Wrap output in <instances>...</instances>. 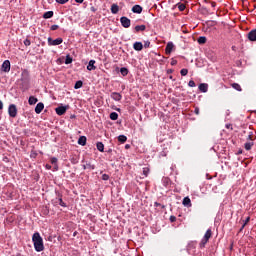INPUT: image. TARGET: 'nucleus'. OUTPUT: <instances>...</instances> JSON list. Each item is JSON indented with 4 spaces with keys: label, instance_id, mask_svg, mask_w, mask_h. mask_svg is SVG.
<instances>
[{
    "label": "nucleus",
    "instance_id": "nucleus-1",
    "mask_svg": "<svg viewBox=\"0 0 256 256\" xmlns=\"http://www.w3.org/2000/svg\"><path fill=\"white\" fill-rule=\"evenodd\" d=\"M32 242L37 252L44 251L45 246H44L43 238L41 237L40 233L36 232L33 234Z\"/></svg>",
    "mask_w": 256,
    "mask_h": 256
},
{
    "label": "nucleus",
    "instance_id": "nucleus-2",
    "mask_svg": "<svg viewBox=\"0 0 256 256\" xmlns=\"http://www.w3.org/2000/svg\"><path fill=\"white\" fill-rule=\"evenodd\" d=\"M213 236V232L211 229H208L205 234L204 237L202 239V241L200 242L199 246L201 249L205 248V246L207 245V243L209 242L210 238Z\"/></svg>",
    "mask_w": 256,
    "mask_h": 256
},
{
    "label": "nucleus",
    "instance_id": "nucleus-3",
    "mask_svg": "<svg viewBox=\"0 0 256 256\" xmlns=\"http://www.w3.org/2000/svg\"><path fill=\"white\" fill-rule=\"evenodd\" d=\"M8 113H9V116H10L11 118H16V117H17V113H18V110H17L16 105L11 104V105L8 107Z\"/></svg>",
    "mask_w": 256,
    "mask_h": 256
},
{
    "label": "nucleus",
    "instance_id": "nucleus-4",
    "mask_svg": "<svg viewBox=\"0 0 256 256\" xmlns=\"http://www.w3.org/2000/svg\"><path fill=\"white\" fill-rule=\"evenodd\" d=\"M1 70L5 73H9L11 71V62L9 60H6L1 65Z\"/></svg>",
    "mask_w": 256,
    "mask_h": 256
},
{
    "label": "nucleus",
    "instance_id": "nucleus-5",
    "mask_svg": "<svg viewBox=\"0 0 256 256\" xmlns=\"http://www.w3.org/2000/svg\"><path fill=\"white\" fill-rule=\"evenodd\" d=\"M121 21V24H122V27L125 28V29H128L131 27V20L127 17H122L120 19Z\"/></svg>",
    "mask_w": 256,
    "mask_h": 256
},
{
    "label": "nucleus",
    "instance_id": "nucleus-6",
    "mask_svg": "<svg viewBox=\"0 0 256 256\" xmlns=\"http://www.w3.org/2000/svg\"><path fill=\"white\" fill-rule=\"evenodd\" d=\"M47 41H48V45H50V46L61 45V43H63V39L62 38H58L56 40H52V38L49 37L47 39Z\"/></svg>",
    "mask_w": 256,
    "mask_h": 256
},
{
    "label": "nucleus",
    "instance_id": "nucleus-7",
    "mask_svg": "<svg viewBox=\"0 0 256 256\" xmlns=\"http://www.w3.org/2000/svg\"><path fill=\"white\" fill-rule=\"evenodd\" d=\"M68 108H69V106H59L55 109V111H56L57 115L63 116L66 114Z\"/></svg>",
    "mask_w": 256,
    "mask_h": 256
},
{
    "label": "nucleus",
    "instance_id": "nucleus-8",
    "mask_svg": "<svg viewBox=\"0 0 256 256\" xmlns=\"http://www.w3.org/2000/svg\"><path fill=\"white\" fill-rule=\"evenodd\" d=\"M173 48H175V45L173 44V42L167 43L165 47V54L170 55L173 52Z\"/></svg>",
    "mask_w": 256,
    "mask_h": 256
},
{
    "label": "nucleus",
    "instance_id": "nucleus-9",
    "mask_svg": "<svg viewBox=\"0 0 256 256\" xmlns=\"http://www.w3.org/2000/svg\"><path fill=\"white\" fill-rule=\"evenodd\" d=\"M247 38L250 41H256V29H252L251 31L248 32Z\"/></svg>",
    "mask_w": 256,
    "mask_h": 256
},
{
    "label": "nucleus",
    "instance_id": "nucleus-10",
    "mask_svg": "<svg viewBox=\"0 0 256 256\" xmlns=\"http://www.w3.org/2000/svg\"><path fill=\"white\" fill-rule=\"evenodd\" d=\"M182 205H184V207L191 208L192 201H191L190 197H184V200H182Z\"/></svg>",
    "mask_w": 256,
    "mask_h": 256
},
{
    "label": "nucleus",
    "instance_id": "nucleus-11",
    "mask_svg": "<svg viewBox=\"0 0 256 256\" xmlns=\"http://www.w3.org/2000/svg\"><path fill=\"white\" fill-rule=\"evenodd\" d=\"M45 108L44 103L40 102L37 104L36 108H35V112L36 114H41L43 112V109Z\"/></svg>",
    "mask_w": 256,
    "mask_h": 256
},
{
    "label": "nucleus",
    "instance_id": "nucleus-12",
    "mask_svg": "<svg viewBox=\"0 0 256 256\" xmlns=\"http://www.w3.org/2000/svg\"><path fill=\"white\" fill-rule=\"evenodd\" d=\"M96 63L95 60H90L88 65H87V70L88 71H95L96 70V66L94 65Z\"/></svg>",
    "mask_w": 256,
    "mask_h": 256
},
{
    "label": "nucleus",
    "instance_id": "nucleus-13",
    "mask_svg": "<svg viewBox=\"0 0 256 256\" xmlns=\"http://www.w3.org/2000/svg\"><path fill=\"white\" fill-rule=\"evenodd\" d=\"M111 98L113 99V100H115V101H121V99H122V95L120 94V93H118V92H112L111 93Z\"/></svg>",
    "mask_w": 256,
    "mask_h": 256
},
{
    "label": "nucleus",
    "instance_id": "nucleus-14",
    "mask_svg": "<svg viewBox=\"0 0 256 256\" xmlns=\"http://www.w3.org/2000/svg\"><path fill=\"white\" fill-rule=\"evenodd\" d=\"M142 11H143V8H142V6H140V5H134V6L132 7V12H133V13L141 14Z\"/></svg>",
    "mask_w": 256,
    "mask_h": 256
},
{
    "label": "nucleus",
    "instance_id": "nucleus-15",
    "mask_svg": "<svg viewBox=\"0 0 256 256\" xmlns=\"http://www.w3.org/2000/svg\"><path fill=\"white\" fill-rule=\"evenodd\" d=\"M133 48H134L135 51L140 52V51L143 50V44L141 42H135L133 44Z\"/></svg>",
    "mask_w": 256,
    "mask_h": 256
},
{
    "label": "nucleus",
    "instance_id": "nucleus-16",
    "mask_svg": "<svg viewBox=\"0 0 256 256\" xmlns=\"http://www.w3.org/2000/svg\"><path fill=\"white\" fill-rule=\"evenodd\" d=\"M199 90L202 92V93H207L208 92V84L206 83H202L199 85Z\"/></svg>",
    "mask_w": 256,
    "mask_h": 256
},
{
    "label": "nucleus",
    "instance_id": "nucleus-17",
    "mask_svg": "<svg viewBox=\"0 0 256 256\" xmlns=\"http://www.w3.org/2000/svg\"><path fill=\"white\" fill-rule=\"evenodd\" d=\"M83 170L89 169V170H94L95 165L91 164V162H86L85 165H82Z\"/></svg>",
    "mask_w": 256,
    "mask_h": 256
},
{
    "label": "nucleus",
    "instance_id": "nucleus-18",
    "mask_svg": "<svg viewBox=\"0 0 256 256\" xmlns=\"http://www.w3.org/2000/svg\"><path fill=\"white\" fill-rule=\"evenodd\" d=\"M78 144L85 146L87 144V137L86 136H80L79 140H78Z\"/></svg>",
    "mask_w": 256,
    "mask_h": 256
},
{
    "label": "nucleus",
    "instance_id": "nucleus-19",
    "mask_svg": "<svg viewBox=\"0 0 256 256\" xmlns=\"http://www.w3.org/2000/svg\"><path fill=\"white\" fill-rule=\"evenodd\" d=\"M119 12V6L117 4H112L111 5V13L112 14H117Z\"/></svg>",
    "mask_w": 256,
    "mask_h": 256
},
{
    "label": "nucleus",
    "instance_id": "nucleus-20",
    "mask_svg": "<svg viewBox=\"0 0 256 256\" xmlns=\"http://www.w3.org/2000/svg\"><path fill=\"white\" fill-rule=\"evenodd\" d=\"M38 102V98H35V96H30L28 99L29 105H35Z\"/></svg>",
    "mask_w": 256,
    "mask_h": 256
},
{
    "label": "nucleus",
    "instance_id": "nucleus-21",
    "mask_svg": "<svg viewBox=\"0 0 256 256\" xmlns=\"http://www.w3.org/2000/svg\"><path fill=\"white\" fill-rule=\"evenodd\" d=\"M53 15H54V12H52V10H50L49 12H44L43 18L50 19L53 17Z\"/></svg>",
    "mask_w": 256,
    "mask_h": 256
},
{
    "label": "nucleus",
    "instance_id": "nucleus-22",
    "mask_svg": "<svg viewBox=\"0 0 256 256\" xmlns=\"http://www.w3.org/2000/svg\"><path fill=\"white\" fill-rule=\"evenodd\" d=\"M120 72H121V74H122L123 77H126V76L129 74V69L126 68V67H122V68L120 69Z\"/></svg>",
    "mask_w": 256,
    "mask_h": 256
},
{
    "label": "nucleus",
    "instance_id": "nucleus-23",
    "mask_svg": "<svg viewBox=\"0 0 256 256\" xmlns=\"http://www.w3.org/2000/svg\"><path fill=\"white\" fill-rule=\"evenodd\" d=\"M127 136L126 135H119L118 136V141L122 144H124L125 142H127Z\"/></svg>",
    "mask_w": 256,
    "mask_h": 256
},
{
    "label": "nucleus",
    "instance_id": "nucleus-24",
    "mask_svg": "<svg viewBox=\"0 0 256 256\" xmlns=\"http://www.w3.org/2000/svg\"><path fill=\"white\" fill-rule=\"evenodd\" d=\"M146 30V26L145 25H137L135 26V31L136 32H140V31H145Z\"/></svg>",
    "mask_w": 256,
    "mask_h": 256
},
{
    "label": "nucleus",
    "instance_id": "nucleus-25",
    "mask_svg": "<svg viewBox=\"0 0 256 256\" xmlns=\"http://www.w3.org/2000/svg\"><path fill=\"white\" fill-rule=\"evenodd\" d=\"M232 88L238 92H241L242 91V88L241 86L238 84V83H233L231 84Z\"/></svg>",
    "mask_w": 256,
    "mask_h": 256
},
{
    "label": "nucleus",
    "instance_id": "nucleus-26",
    "mask_svg": "<svg viewBox=\"0 0 256 256\" xmlns=\"http://www.w3.org/2000/svg\"><path fill=\"white\" fill-rule=\"evenodd\" d=\"M253 146H254V142H247L246 144H244V148L247 151L251 150Z\"/></svg>",
    "mask_w": 256,
    "mask_h": 256
},
{
    "label": "nucleus",
    "instance_id": "nucleus-27",
    "mask_svg": "<svg viewBox=\"0 0 256 256\" xmlns=\"http://www.w3.org/2000/svg\"><path fill=\"white\" fill-rule=\"evenodd\" d=\"M206 42H207V38L206 37H199L198 38V44L199 45H205Z\"/></svg>",
    "mask_w": 256,
    "mask_h": 256
},
{
    "label": "nucleus",
    "instance_id": "nucleus-28",
    "mask_svg": "<svg viewBox=\"0 0 256 256\" xmlns=\"http://www.w3.org/2000/svg\"><path fill=\"white\" fill-rule=\"evenodd\" d=\"M97 149L100 151V153H104V144L101 142L97 143Z\"/></svg>",
    "mask_w": 256,
    "mask_h": 256
},
{
    "label": "nucleus",
    "instance_id": "nucleus-29",
    "mask_svg": "<svg viewBox=\"0 0 256 256\" xmlns=\"http://www.w3.org/2000/svg\"><path fill=\"white\" fill-rule=\"evenodd\" d=\"M118 114H117V112H112V113H110V119L112 120V121H116L117 119H118Z\"/></svg>",
    "mask_w": 256,
    "mask_h": 256
},
{
    "label": "nucleus",
    "instance_id": "nucleus-30",
    "mask_svg": "<svg viewBox=\"0 0 256 256\" xmlns=\"http://www.w3.org/2000/svg\"><path fill=\"white\" fill-rule=\"evenodd\" d=\"M82 86H83V82L82 81H77L75 86H74V89L79 90V89L82 88Z\"/></svg>",
    "mask_w": 256,
    "mask_h": 256
},
{
    "label": "nucleus",
    "instance_id": "nucleus-31",
    "mask_svg": "<svg viewBox=\"0 0 256 256\" xmlns=\"http://www.w3.org/2000/svg\"><path fill=\"white\" fill-rule=\"evenodd\" d=\"M254 139H255L254 132L253 131L249 132L247 140H250L251 142H253Z\"/></svg>",
    "mask_w": 256,
    "mask_h": 256
},
{
    "label": "nucleus",
    "instance_id": "nucleus-32",
    "mask_svg": "<svg viewBox=\"0 0 256 256\" xmlns=\"http://www.w3.org/2000/svg\"><path fill=\"white\" fill-rule=\"evenodd\" d=\"M177 6H178L179 11H181V12L185 11V9H186L185 4H183V3H178Z\"/></svg>",
    "mask_w": 256,
    "mask_h": 256
},
{
    "label": "nucleus",
    "instance_id": "nucleus-33",
    "mask_svg": "<svg viewBox=\"0 0 256 256\" xmlns=\"http://www.w3.org/2000/svg\"><path fill=\"white\" fill-rule=\"evenodd\" d=\"M150 173V169L148 167L143 168V176L148 177Z\"/></svg>",
    "mask_w": 256,
    "mask_h": 256
},
{
    "label": "nucleus",
    "instance_id": "nucleus-34",
    "mask_svg": "<svg viewBox=\"0 0 256 256\" xmlns=\"http://www.w3.org/2000/svg\"><path fill=\"white\" fill-rule=\"evenodd\" d=\"M180 73H181L182 77H185V76L188 75L189 71H188V69L184 68V69L181 70Z\"/></svg>",
    "mask_w": 256,
    "mask_h": 256
},
{
    "label": "nucleus",
    "instance_id": "nucleus-35",
    "mask_svg": "<svg viewBox=\"0 0 256 256\" xmlns=\"http://www.w3.org/2000/svg\"><path fill=\"white\" fill-rule=\"evenodd\" d=\"M68 1H70V0H56V3H58L60 5H65L68 3Z\"/></svg>",
    "mask_w": 256,
    "mask_h": 256
},
{
    "label": "nucleus",
    "instance_id": "nucleus-36",
    "mask_svg": "<svg viewBox=\"0 0 256 256\" xmlns=\"http://www.w3.org/2000/svg\"><path fill=\"white\" fill-rule=\"evenodd\" d=\"M59 205H60L61 207H67V204L63 201L62 198H59Z\"/></svg>",
    "mask_w": 256,
    "mask_h": 256
},
{
    "label": "nucleus",
    "instance_id": "nucleus-37",
    "mask_svg": "<svg viewBox=\"0 0 256 256\" xmlns=\"http://www.w3.org/2000/svg\"><path fill=\"white\" fill-rule=\"evenodd\" d=\"M23 43H24L25 47H30V45H31V40L26 39V40H24Z\"/></svg>",
    "mask_w": 256,
    "mask_h": 256
},
{
    "label": "nucleus",
    "instance_id": "nucleus-38",
    "mask_svg": "<svg viewBox=\"0 0 256 256\" xmlns=\"http://www.w3.org/2000/svg\"><path fill=\"white\" fill-rule=\"evenodd\" d=\"M110 179V176L108 174H102V180L108 181Z\"/></svg>",
    "mask_w": 256,
    "mask_h": 256
},
{
    "label": "nucleus",
    "instance_id": "nucleus-39",
    "mask_svg": "<svg viewBox=\"0 0 256 256\" xmlns=\"http://www.w3.org/2000/svg\"><path fill=\"white\" fill-rule=\"evenodd\" d=\"M150 45H151V42H150V41H145V42H144V48H145V49L150 48Z\"/></svg>",
    "mask_w": 256,
    "mask_h": 256
},
{
    "label": "nucleus",
    "instance_id": "nucleus-40",
    "mask_svg": "<svg viewBox=\"0 0 256 256\" xmlns=\"http://www.w3.org/2000/svg\"><path fill=\"white\" fill-rule=\"evenodd\" d=\"M72 62H73V59L69 56L65 59V64H70Z\"/></svg>",
    "mask_w": 256,
    "mask_h": 256
},
{
    "label": "nucleus",
    "instance_id": "nucleus-41",
    "mask_svg": "<svg viewBox=\"0 0 256 256\" xmlns=\"http://www.w3.org/2000/svg\"><path fill=\"white\" fill-rule=\"evenodd\" d=\"M188 86H189V87H195V86H196L195 81L190 80V81L188 82Z\"/></svg>",
    "mask_w": 256,
    "mask_h": 256
},
{
    "label": "nucleus",
    "instance_id": "nucleus-42",
    "mask_svg": "<svg viewBox=\"0 0 256 256\" xmlns=\"http://www.w3.org/2000/svg\"><path fill=\"white\" fill-rule=\"evenodd\" d=\"M59 29V25H52L51 26V31H56Z\"/></svg>",
    "mask_w": 256,
    "mask_h": 256
},
{
    "label": "nucleus",
    "instance_id": "nucleus-43",
    "mask_svg": "<svg viewBox=\"0 0 256 256\" xmlns=\"http://www.w3.org/2000/svg\"><path fill=\"white\" fill-rule=\"evenodd\" d=\"M154 206H155V207H161L162 209L165 208V206H162V204L159 203V202H155V203H154Z\"/></svg>",
    "mask_w": 256,
    "mask_h": 256
},
{
    "label": "nucleus",
    "instance_id": "nucleus-44",
    "mask_svg": "<svg viewBox=\"0 0 256 256\" xmlns=\"http://www.w3.org/2000/svg\"><path fill=\"white\" fill-rule=\"evenodd\" d=\"M225 127L227 129H230L231 131H233V129H234L232 124H226Z\"/></svg>",
    "mask_w": 256,
    "mask_h": 256
},
{
    "label": "nucleus",
    "instance_id": "nucleus-45",
    "mask_svg": "<svg viewBox=\"0 0 256 256\" xmlns=\"http://www.w3.org/2000/svg\"><path fill=\"white\" fill-rule=\"evenodd\" d=\"M171 223H175L176 222V217L175 216H170L169 218Z\"/></svg>",
    "mask_w": 256,
    "mask_h": 256
},
{
    "label": "nucleus",
    "instance_id": "nucleus-46",
    "mask_svg": "<svg viewBox=\"0 0 256 256\" xmlns=\"http://www.w3.org/2000/svg\"><path fill=\"white\" fill-rule=\"evenodd\" d=\"M250 220H251V218H250V216H248L246 218V220H244V225H247L250 222Z\"/></svg>",
    "mask_w": 256,
    "mask_h": 256
},
{
    "label": "nucleus",
    "instance_id": "nucleus-47",
    "mask_svg": "<svg viewBox=\"0 0 256 256\" xmlns=\"http://www.w3.org/2000/svg\"><path fill=\"white\" fill-rule=\"evenodd\" d=\"M170 64H171L172 66H175V65L177 64V60L172 59L171 62H170Z\"/></svg>",
    "mask_w": 256,
    "mask_h": 256
},
{
    "label": "nucleus",
    "instance_id": "nucleus-48",
    "mask_svg": "<svg viewBox=\"0 0 256 256\" xmlns=\"http://www.w3.org/2000/svg\"><path fill=\"white\" fill-rule=\"evenodd\" d=\"M194 113H195L196 115H199V114H200V109H199L198 107L195 108Z\"/></svg>",
    "mask_w": 256,
    "mask_h": 256
},
{
    "label": "nucleus",
    "instance_id": "nucleus-49",
    "mask_svg": "<svg viewBox=\"0 0 256 256\" xmlns=\"http://www.w3.org/2000/svg\"><path fill=\"white\" fill-rule=\"evenodd\" d=\"M51 163H52V164H56V163H57V158L53 157V158L51 159Z\"/></svg>",
    "mask_w": 256,
    "mask_h": 256
},
{
    "label": "nucleus",
    "instance_id": "nucleus-50",
    "mask_svg": "<svg viewBox=\"0 0 256 256\" xmlns=\"http://www.w3.org/2000/svg\"><path fill=\"white\" fill-rule=\"evenodd\" d=\"M210 5H211L212 8H215V7H216V2L211 1V2H210Z\"/></svg>",
    "mask_w": 256,
    "mask_h": 256
},
{
    "label": "nucleus",
    "instance_id": "nucleus-51",
    "mask_svg": "<svg viewBox=\"0 0 256 256\" xmlns=\"http://www.w3.org/2000/svg\"><path fill=\"white\" fill-rule=\"evenodd\" d=\"M78 4H83L84 0H75Z\"/></svg>",
    "mask_w": 256,
    "mask_h": 256
},
{
    "label": "nucleus",
    "instance_id": "nucleus-52",
    "mask_svg": "<svg viewBox=\"0 0 256 256\" xmlns=\"http://www.w3.org/2000/svg\"><path fill=\"white\" fill-rule=\"evenodd\" d=\"M3 107H4V104H3V102L0 100V110L3 109Z\"/></svg>",
    "mask_w": 256,
    "mask_h": 256
},
{
    "label": "nucleus",
    "instance_id": "nucleus-53",
    "mask_svg": "<svg viewBox=\"0 0 256 256\" xmlns=\"http://www.w3.org/2000/svg\"><path fill=\"white\" fill-rule=\"evenodd\" d=\"M172 73H173L172 69L167 70V74H172Z\"/></svg>",
    "mask_w": 256,
    "mask_h": 256
},
{
    "label": "nucleus",
    "instance_id": "nucleus-54",
    "mask_svg": "<svg viewBox=\"0 0 256 256\" xmlns=\"http://www.w3.org/2000/svg\"><path fill=\"white\" fill-rule=\"evenodd\" d=\"M247 225L244 223L240 229V232L246 227Z\"/></svg>",
    "mask_w": 256,
    "mask_h": 256
},
{
    "label": "nucleus",
    "instance_id": "nucleus-55",
    "mask_svg": "<svg viewBox=\"0 0 256 256\" xmlns=\"http://www.w3.org/2000/svg\"><path fill=\"white\" fill-rule=\"evenodd\" d=\"M247 225L244 223L240 229V232L246 227Z\"/></svg>",
    "mask_w": 256,
    "mask_h": 256
},
{
    "label": "nucleus",
    "instance_id": "nucleus-56",
    "mask_svg": "<svg viewBox=\"0 0 256 256\" xmlns=\"http://www.w3.org/2000/svg\"><path fill=\"white\" fill-rule=\"evenodd\" d=\"M131 146L129 144L125 145V149H129Z\"/></svg>",
    "mask_w": 256,
    "mask_h": 256
},
{
    "label": "nucleus",
    "instance_id": "nucleus-57",
    "mask_svg": "<svg viewBox=\"0 0 256 256\" xmlns=\"http://www.w3.org/2000/svg\"><path fill=\"white\" fill-rule=\"evenodd\" d=\"M46 169L50 170L51 166L50 165H46Z\"/></svg>",
    "mask_w": 256,
    "mask_h": 256
},
{
    "label": "nucleus",
    "instance_id": "nucleus-58",
    "mask_svg": "<svg viewBox=\"0 0 256 256\" xmlns=\"http://www.w3.org/2000/svg\"><path fill=\"white\" fill-rule=\"evenodd\" d=\"M169 79H170V80H173V76H169Z\"/></svg>",
    "mask_w": 256,
    "mask_h": 256
}]
</instances>
